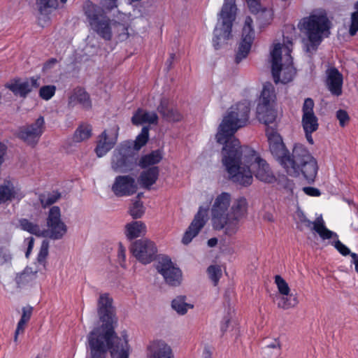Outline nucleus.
<instances>
[{"label": "nucleus", "mask_w": 358, "mask_h": 358, "mask_svg": "<svg viewBox=\"0 0 358 358\" xmlns=\"http://www.w3.org/2000/svg\"><path fill=\"white\" fill-rule=\"evenodd\" d=\"M159 174V169L157 166L148 168L141 172L139 176L140 184L143 188L150 189L151 186L157 182Z\"/></svg>", "instance_id": "c85d7f7f"}, {"label": "nucleus", "mask_w": 358, "mask_h": 358, "mask_svg": "<svg viewBox=\"0 0 358 358\" xmlns=\"http://www.w3.org/2000/svg\"><path fill=\"white\" fill-rule=\"evenodd\" d=\"M284 49L285 50V57L286 61L283 64H281V71L282 72V78H280L279 83L286 84L292 81L296 73V69L293 65V59L291 56L292 42L287 38H284Z\"/></svg>", "instance_id": "5701e85b"}, {"label": "nucleus", "mask_w": 358, "mask_h": 358, "mask_svg": "<svg viewBox=\"0 0 358 358\" xmlns=\"http://www.w3.org/2000/svg\"><path fill=\"white\" fill-rule=\"evenodd\" d=\"M298 303L297 298L292 295H287L281 297L280 301L278 303V306L282 309H289L294 307Z\"/></svg>", "instance_id": "37998d69"}, {"label": "nucleus", "mask_w": 358, "mask_h": 358, "mask_svg": "<svg viewBox=\"0 0 358 358\" xmlns=\"http://www.w3.org/2000/svg\"><path fill=\"white\" fill-rule=\"evenodd\" d=\"M266 134L268 138L271 153L280 165H282L284 157H286L289 152L283 143L282 136L273 129H267Z\"/></svg>", "instance_id": "dca6fc26"}, {"label": "nucleus", "mask_w": 358, "mask_h": 358, "mask_svg": "<svg viewBox=\"0 0 358 358\" xmlns=\"http://www.w3.org/2000/svg\"><path fill=\"white\" fill-rule=\"evenodd\" d=\"M313 132H314V131H304V133H305V136H306V140H307V141H308L310 145H313V144H314V141H313V137H312V134H313Z\"/></svg>", "instance_id": "69168bd1"}, {"label": "nucleus", "mask_w": 358, "mask_h": 358, "mask_svg": "<svg viewBox=\"0 0 358 358\" xmlns=\"http://www.w3.org/2000/svg\"><path fill=\"white\" fill-rule=\"evenodd\" d=\"M275 283L276 284L279 292L284 296L289 294L290 289L287 282L279 275L275 276Z\"/></svg>", "instance_id": "49530a36"}, {"label": "nucleus", "mask_w": 358, "mask_h": 358, "mask_svg": "<svg viewBox=\"0 0 358 358\" xmlns=\"http://www.w3.org/2000/svg\"><path fill=\"white\" fill-rule=\"evenodd\" d=\"M207 273L213 285L217 286L222 276V270L220 266L210 265L207 269Z\"/></svg>", "instance_id": "79ce46f5"}, {"label": "nucleus", "mask_w": 358, "mask_h": 358, "mask_svg": "<svg viewBox=\"0 0 358 358\" xmlns=\"http://www.w3.org/2000/svg\"><path fill=\"white\" fill-rule=\"evenodd\" d=\"M315 103L313 99L306 98L302 106L301 124L303 131H316L318 129V119L314 113Z\"/></svg>", "instance_id": "aec40b11"}, {"label": "nucleus", "mask_w": 358, "mask_h": 358, "mask_svg": "<svg viewBox=\"0 0 358 358\" xmlns=\"http://www.w3.org/2000/svg\"><path fill=\"white\" fill-rule=\"evenodd\" d=\"M336 118L339 121V124L341 127H344L346 126L350 121V116L346 110L343 109H339L336 112Z\"/></svg>", "instance_id": "8fccbe9b"}, {"label": "nucleus", "mask_w": 358, "mask_h": 358, "mask_svg": "<svg viewBox=\"0 0 358 358\" xmlns=\"http://www.w3.org/2000/svg\"><path fill=\"white\" fill-rule=\"evenodd\" d=\"M27 326V323L19 320L17 324L16 329L14 333L13 341L17 345L18 343V336L20 334H24L25 328Z\"/></svg>", "instance_id": "864d4df0"}, {"label": "nucleus", "mask_w": 358, "mask_h": 358, "mask_svg": "<svg viewBox=\"0 0 358 358\" xmlns=\"http://www.w3.org/2000/svg\"><path fill=\"white\" fill-rule=\"evenodd\" d=\"M350 257L352 259V263L355 264V271L358 273V255L356 253H351Z\"/></svg>", "instance_id": "0e129e2a"}, {"label": "nucleus", "mask_w": 358, "mask_h": 358, "mask_svg": "<svg viewBox=\"0 0 358 358\" xmlns=\"http://www.w3.org/2000/svg\"><path fill=\"white\" fill-rule=\"evenodd\" d=\"M118 259L122 261V262H125L126 259V249L123 246V245L120 243H119V248H118V253H117Z\"/></svg>", "instance_id": "13d9d810"}, {"label": "nucleus", "mask_w": 358, "mask_h": 358, "mask_svg": "<svg viewBox=\"0 0 358 358\" xmlns=\"http://www.w3.org/2000/svg\"><path fill=\"white\" fill-rule=\"evenodd\" d=\"M57 62V59L51 58L48 59L45 64L43 68L45 69H48L52 68L56 63Z\"/></svg>", "instance_id": "e2e57ef3"}, {"label": "nucleus", "mask_w": 358, "mask_h": 358, "mask_svg": "<svg viewBox=\"0 0 358 358\" xmlns=\"http://www.w3.org/2000/svg\"><path fill=\"white\" fill-rule=\"evenodd\" d=\"M119 127L108 132L104 130L99 136L96 141V145L94 152L98 157H102L106 155L117 141Z\"/></svg>", "instance_id": "f3484780"}, {"label": "nucleus", "mask_w": 358, "mask_h": 358, "mask_svg": "<svg viewBox=\"0 0 358 358\" xmlns=\"http://www.w3.org/2000/svg\"><path fill=\"white\" fill-rule=\"evenodd\" d=\"M65 3L67 0H59ZM36 4L40 13L43 14L49 8L56 9L59 6L58 0H36Z\"/></svg>", "instance_id": "58836bf2"}, {"label": "nucleus", "mask_w": 358, "mask_h": 358, "mask_svg": "<svg viewBox=\"0 0 358 358\" xmlns=\"http://www.w3.org/2000/svg\"><path fill=\"white\" fill-rule=\"evenodd\" d=\"M230 323V318L229 316H225L224 318H223V320L222 322V324H221V326H220V329H221V331L222 332V334H224V332L227 331L228 327H229V324Z\"/></svg>", "instance_id": "052dcab7"}, {"label": "nucleus", "mask_w": 358, "mask_h": 358, "mask_svg": "<svg viewBox=\"0 0 358 358\" xmlns=\"http://www.w3.org/2000/svg\"><path fill=\"white\" fill-rule=\"evenodd\" d=\"M162 158L163 155L160 150H153L147 155H143L139 160L138 165L142 169H145L150 166L159 164Z\"/></svg>", "instance_id": "473e14b6"}, {"label": "nucleus", "mask_w": 358, "mask_h": 358, "mask_svg": "<svg viewBox=\"0 0 358 358\" xmlns=\"http://www.w3.org/2000/svg\"><path fill=\"white\" fill-rule=\"evenodd\" d=\"M157 111L169 122H178L182 119V115L176 109L170 108L166 99H162L157 106Z\"/></svg>", "instance_id": "c756f323"}, {"label": "nucleus", "mask_w": 358, "mask_h": 358, "mask_svg": "<svg viewBox=\"0 0 358 358\" xmlns=\"http://www.w3.org/2000/svg\"><path fill=\"white\" fill-rule=\"evenodd\" d=\"M327 73V86L330 92L336 96L342 94L343 77L342 73L335 67L329 69Z\"/></svg>", "instance_id": "393cba45"}, {"label": "nucleus", "mask_w": 358, "mask_h": 358, "mask_svg": "<svg viewBox=\"0 0 358 358\" xmlns=\"http://www.w3.org/2000/svg\"><path fill=\"white\" fill-rule=\"evenodd\" d=\"M292 176H302L308 183L315 182L318 171L316 159L302 143L294 144L292 152H288L281 165Z\"/></svg>", "instance_id": "7ed1b4c3"}, {"label": "nucleus", "mask_w": 358, "mask_h": 358, "mask_svg": "<svg viewBox=\"0 0 358 358\" xmlns=\"http://www.w3.org/2000/svg\"><path fill=\"white\" fill-rule=\"evenodd\" d=\"M250 112V104L246 101L231 106L216 135L217 143L224 145L222 163L229 179L241 187H248L252 183V173L258 180L266 183L276 180L266 161L251 148L241 146L239 140L234 136L239 128L246 125Z\"/></svg>", "instance_id": "f257e3e1"}, {"label": "nucleus", "mask_w": 358, "mask_h": 358, "mask_svg": "<svg viewBox=\"0 0 358 358\" xmlns=\"http://www.w3.org/2000/svg\"><path fill=\"white\" fill-rule=\"evenodd\" d=\"M156 269L160 273L166 284L176 287L182 282V271L176 267L171 259L166 255L159 257L156 264Z\"/></svg>", "instance_id": "9b49d317"}, {"label": "nucleus", "mask_w": 358, "mask_h": 358, "mask_svg": "<svg viewBox=\"0 0 358 358\" xmlns=\"http://www.w3.org/2000/svg\"><path fill=\"white\" fill-rule=\"evenodd\" d=\"M148 350L151 358H174L171 347L162 340L152 341Z\"/></svg>", "instance_id": "a878e982"}, {"label": "nucleus", "mask_w": 358, "mask_h": 358, "mask_svg": "<svg viewBox=\"0 0 358 358\" xmlns=\"http://www.w3.org/2000/svg\"><path fill=\"white\" fill-rule=\"evenodd\" d=\"M146 231L145 223L141 221H132L126 224L124 234L127 239L131 241L145 235Z\"/></svg>", "instance_id": "7c9ffc66"}, {"label": "nucleus", "mask_w": 358, "mask_h": 358, "mask_svg": "<svg viewBox=\"0 0 358 358\" xmlns=\"http://www.w3.org/2000/svg\"><path fill=\"white\" fill-rule=\"evenodd\" d=\"M174 59H175V54L171 53V54L170 55L169 58L167 59V62H167V64H169V68L171 67V64H172V62H173V61L174 60Z\"/></svg>", "instance_id": "774afa93"}, {"label": "nucleus", "mask_w": 358, "mask_h": 358, "mask_svg": "<svg viewBox=\"0 0 358 358\" xmlns=\"http://www.w3.org/2000/svg\"><path fill=\"white\" fill-rule=\"evenodd\" d=\"M92 135V125L85 122H83L78 125L74 131L72 139L75 143H81L89 139Z\"/></svg>", "instance_id": "72a5a7b5"}, {"label": "nucleus", "mask_w": 358, "mask_h": 358, "mask_svg": "<svg viewBox=\"0 0 358 358\" xmlns=\"http://www.w3.org/2000/svg\"><path fill=\"white\" fill-rule=\"evenodd\" d=\"M117 0H103V6L108 10H112L117 6Z\"/></svg>", "instance_id": "bf43d9fd"}, {"label": "nucleus", "mask_w": 358, "mask_h": 358, "mask_svg": "<svg viewBox=\"0 0 358 358\" xmlns=\"http://www.w3.org/2000/svg\"><path fill=\"white\" fill-rule=\"evenodd\" d=\"M113 299L108 294H101L98 301V314L103 324L94 329L88 336L91 358H106L108 350L112 358H129L127 335H116L113 327Z\"/></svg>", "instance_id": "f03ea898"}, {"label": "nucleus", "mask_w": 358, "mask_h": 358, "mask_svg": "<svg viewBox=\"0 0 358 358\" xmlns=\"http://www.w3.org/2000/svg\"><path fill=\"white\" fill-rule=\"evenodd\" d=\"M149 131L150 127L144 126L140 134L136 137V139L132 143L131 150L139 151L143 146H145L149 141Z\"/></svg>", "instance_id": "f704fd0d"}, {"label": "nucleus", "mask_w": 358, "mask_h": 358, "mask_svg": "<svg viewBox=\"0 0 358 358\" xmlns=\"http://www.w3.org/2000/svg\"><path fill=\"white\" fill-rule=\"evenodd\" d=\"M299 29L304 31L312 45H319L324 38L329 37L331 28L324 10L312 13L308 17H303L298 24Z\"/></svg>", "instance_id": "20e7f679"}, {"label": "nucleus", "mask_w": 358, "mask_h": 358, "mask_svg": "<svg viewBox=\"0 0 358 358\" xmlns=\"http://www.w3.org/2000/svg\"><path fill=\"white\" fill-rule=\"evenodd\" d=\"M56 87L55 85H45L39 90V96L45 100H50L55 94Z\"/></svg>", "instance_id": "a18cd8bd"}, {"label": "nucleus", "mask_w": 358, "mask_h": 358, "mask_svg": "<svg viewBox=\"0 0 358 358\" xmlns=\"http://www.w3.org/2000/svg\"><path fill=\"white\" fill-rule=\"evenodd\" d=\"M276 94L275 88L271 83L263 85L259 102L257 106V115L260 122L269 124L275 122L277 111L275 109Z\"/></svg>", "instance_id": "0eeeda50"}, {"label": "nucleus", "mask_w": 358, "mask_h": 358, "mask_svg": "<svg viewBox=\"0 0 358 358\" xmlns=\"http://www.w3.org/2000/svg\"><path fill=\"white\" fill-rule=\"evenodd\" d=\"M137 189L135 179L128 175L117 176L112 186V191L117 196L133 195Z\"/></svg>", "instance_id": "6ab92c4d"}, {"label": "nucleus", "mask_w": 358, "mask_h": 358, "mask_svg": "<svg viewBox=\"0 0 358 358\" xmlns=\"http://www.w3.org/2000/svg\"><path fill=\"white\" fill-rule=\"evenodd\" d=\"M32 313L33 307L30 306L23 307L22 310V315L20 320L27 324L31 317Z\"/></svg>", "instance_id": "603ef678"}, {"label": "nucleus", "mask_w": 358, "mask_h": 358, "mask_svg": "<svg viewBox=\"0 0 358 358\" xmlns=\"http://www.w3.org/2000/svg\"><path fill=\"white\" fill-rule=\"evenodd\" d=\"M334 238L337 239L332 243L334 248L343 256L350 255L352 253L350 250L338 239V236L337 238L334 236ZM331 238H333V237Z\"/></svg>", "instance_id": "09e8293b"}, {"label": "nucleus", "mask_w": 358, "mask_h": 358, "mask_svg": "<svg viewBox=\"0 0 358 358\" xmlns=\"http://www.w3.org/2000/svg\"><path fill=\"white\" fill-rule=\"evenodd\" d=\"M273 12L272 9L264 8L256 14V18L261 27L268 24L273 20Z\"/></svg>", "instance_id": "ea45409f"}, {"label": "nucleus", "mask_w": 358, "mask_h": 358, "mask_svg": "<svg viewBox=\"0 0 358 358\" xmlns=\"http://www.w3.org/2000/svg\"><path fill=\"white\" fill-rule=\"evenodd\" d=\"M236 10V0L224 1L219 13L218 22L213 31V45L215 49H219L221 42H226L231 37Z\"/></svg>", "instance_id": "39448f33"}, {"label": "nucleus", "mask_w": 358, "mask_h": 358, "mask_svg": "<svg viewBox=\"0 0 358 358\" xmlns=\"http://www.w3.org/2000/svg\"><path fill=\"white\" fill-rule=\"evenodd\" d=\"M248 207V201L244 196H240L234 200L228 212L224 231L225 235L232 236L237 233L241 220L247 215Z\"/></svg>", "instance_id": "1a4fd4ad"}, {"label": "nucleus", "mask_w": 358, "mask_h": 358, "mask_svg": "<svg viewBox=\"0 0 358 358\" xmlns=\"http://www.w3.org/2000/svg\"><path fill=\"white\" fill-rule=\"evenodd\" d=\"M44 130V117L39 116L34 123L20 127L17 137L27 144L34 146L38 142Z\"/></svg>", "instance_id": "2eb2a0df"}, {"label": "nucleus", "mask_w": 358, "mask_h": 358, "mask_svg": "<svg viewBox=\"0 0 358 358\" xmlns=\"http://www.w3.org/2000/svg\"><path fill=\"white\" fill-rule=\"evenodd\" d=\"M273 348L277 350L275 353V356H278L280 352V343L278 339H275L271 344H268L266 347L264 348V350H268L269 349Z\"/></svg>", "instance_id": "4d7b16f0"}, {"label": "nucleus", "mask_w": 358, "mask_h": 358, "mask_svg": "<svg viewBox=\"0 0 358 358\" xmlns=\"http://www.w3.org/2000/svg\"><path fill=\"white\" fill-rule=\"evenodd\" d=\"M303 191L306 194L310 196H320L321 195L320 190L313 187H304Z\"/></svg>", "instance_id": "6e6d98bb"}, {"label": "nucleus", "mask_w": 358, "mask_h": 358, "mask_svg": "<svg viewBox=\"0 0 358 358\" xmlns=\"http://www.w3.org/2000/svg\"><path fill=\"white\" fill-rule=\"evenodd\" d=\"M251 13L255 15L262 10V6L258 0H245Z\"/></svg>", "instance_id": "5fc2aeb1"}, {"label": "nucleus", "mask_w": 358, "mask_h": 358, "mask_svg": "<svg viewBox=\"0 0 358 358\" xmlns=\"http://www.w3.org/2000/svg\"><path fill=\"white\" fill-rule=\"evenodd\" d=\"M16 191L15 187L10 182L8 185H0V204L11 201L15 197Z\"/></svg>", "instance_id": "c9c22d12"}, {"label": "nucleus", "mask_w": 358, "mask_h": 358, "mask_svg": "<svg viewBox=\"0 0 358 358\" xmlns=\"http://www.w3.org/2000/svg\"><path fill=\"white\" fill-rule=\"evenodd\" d=\"M60 197L61 194L59 192L56 191L49 192L47 194H41L38 196V199L42 208H46L47 207L56 203L60 199Z\"/></svg>", "instance_id": "e433bc0d"}, {"label": "nucleus", "mask_w": 358, "mask_h": 358, "mask_svg": "<svg viewBox=\"0 0 358 358\" xmlns=\"http://www.w3.org/2000/svg\"><path fill=\"white\" fill-rule=\"evenodd\" d=\"M6 88L15 95L25 98L34 88L39 87L38 78L31 77L20 83V78H15L10 83H6Z\"/></svg>", "instance_id": "412c9836"}, {"label": "nucleus", "mask_w": 358, "mask_h": 358, "mask_svg": "<svg viewBox=\"0 0 358 358\" xmlns=\"http://www.w3.org/2000/svg\"><path fill=\"white\" fill-rule=\"evenodd\" d=\"M26 241H27V249L26 251V257H28L34 248V238L33 237H29L26 239Z\"/></svg>", "instance_id": "680f3d73"}, {"label": "nucleus", "mask_w": 358, "mask_h": 358, "mask_svg": "<svg viewBox=\"0 0 358 358\" xmlns=\"http://www.w3.org/2000/svg\"><path fill=\"white\" fill-rule=\"evenodd\" d=\"M171 306L178 313L184 315L188 308H193V306L185 302V296H180L174 299L171 302Z\"/></svg>", "instance_id": "4c0bfd02"}, {"label": "nucleus", "mask_w": 358, "mask_h": 358, "mask_svg": "<svg viewBox=\"0 0 358 358\" xmlns=\"http://www.w3.org/2000/svg\"><path fill=\"white\" fill-rule=\"evenodd\" d=\"M68 104L72 107L80 105L82 108L86 110H90L92 107L90 94L81 87L73 89L69 96Z\"/></svg>", "instance_id": "b1692460"}, {"label": "nucleus", "mask_w": 358, "mask_h": 358, "mask_svg": "<svg viewBox=\"0 0 358 358\" xmlns=\"http://www.w3.org/2000/svg\"><path fill=\"white\" fill-rule=\"evenodd\" d=\"M253 20L251 17H245L244 25L242 30V37L238 47V50L235 57V62L239 64L243 59L248 55L252 44L255 39V31L252 27Z\"/></svg>", "instance_id": "4468645a"}, {"label": "nucleus", "mask_w": 358, "mask_h": 358, "mask_svg": "<svg viewBox=\"0 0 358 358\" xmlns=\"http://www.w3.org/2000/svg\"><path fill=\"white\" fill-rule=\"evenodd\" d=\"M48 248L49 242L47 240H43L41 243L40 251L37 257L38 262L42 263L45 262L47 256L48 255Z\"/></svg>", "instance_id": "de8ad7c7"}, {"label": "nucleus", "mask_w": 358, "mask_h": 358, "mask_svg": "<svg viewBox=\"0 0 358 358\" xmlns=\"http://www.w3.org/2000/svg\"><path fill=\"white\" fill-rule=\"evenodd\" d=\"M133 256L143 264L153 262L157 254L155 243L148 239H140L134 241L130 248Z\"/></svg>", "instance_id": "f8f14e48"}, {"label": "nucleus", "mask_w": 358, "mask_h": 358, "mask_svg": "<svg viewBox=\"0 0 358 358\" xmlns=\"http://www.w3.org/2000/svg\"><path fill=\"white\" fill-rule=\"evenodd\" d=\"M83 10L92 29L103 39L110 41L112 38L110 20L103 10L90 1L85 2Z\"/></svg>", "instance_id": "423d86ee"}, {"label": "nucleus", "mask_w": 358, "mask_h": 358, "mask_svg": "<svg viewBox=\"0 0 358 358\" xmlns=\"http://www.w3.org/2000/svg\"><path fill=\"white\" fill-rule=\"evenodd\" d=\"M217 243V239L216 238H211L208 241V245L210 247H214Z\"/></svg>", "instance_id": "338daca9"}, {"label": "nucleus", "mask_w": 358, "mask_h": 358, "mask_svg": "<svg viewBox=\"0 0 358 358\" xmlns=\"http://www.w3.org/2000/svg\"><path fill=\"white\" fill-rule=\"evenodd\" d=\"M158 116L155 112H148L142 108H138L131 117V123L138 126L145 123L157 124Z\"/></svg>", "instance_id": "cd10ccee"}, {"label": "nucleus", "mask_w": 358, "mask_h": 358, "mask_svg": "<svg viewBox=\"0 0 358 358\" xmlns=\"http://www.w3.org/2000/svg\"><path fill=\"white\" fill-rule=\"evenodd\" d=\"M271 73L273 81L275 84L279 83L280 73L281 72L282 47L280 43L274 45L271 52Z\"/></svg>", "instance_id": "bb28decb"}, {"label": "nucleus", "mask_w": 358, "mask_h": 358, "mask_svg": "<svg viewBox=\"0 0 358 358\" xmlns=\"http://www.w3.org/2000/svg\"><path fill=\"white\" fill-rule=\"evenodd\" d=\"M46 224L48 229H45L47 236L52 240L62 239L67 232V227L61 219V210L59 206H54L49 210Z\"/></svg>", "instance_id": "ddd939ff"}, {"label": "nucleus", "mask_w": 358, "mask_h": 358, "mask_svg": "<svg viewBox=\"0 0 358 358\" xmlns=\"http://www.w3.org/2000/svg\"><path fill=\"white\" fill-rule=\"evenodd\" d=\"M131 145L130 141H125L115 150L111 161V167L115 171L127 173L136 168V157Z\"/></svg>", "instance_id": "6e6552de"}, {"label": "nucleus", "mask_w": 358, "mask_h": 358, "mask_svg": "<svg viewBox=\"0 0 358 358\" xmlns=\"http://www.w3.org/2000/svg\"><path fill=\"white\" fill-rule=\"evenodd\" d=\"M231 201V195L228 192H222L215 198L211 208L212 224L215 230H224Z\"/></svg>", "instance_id": "9d476101"}, {"label": "nucleus", "mask_w": 358, "mask_h": 358, "mask_svg": "<svg viewBox=\"0 0 358 358\" xmlns=\"http://www.w3.org/2000/svg\"><path fill=\"white\" fill-rule=\"evenodd\" d=\"M354 8L355 11L351 13L350 16V24L349 27V34L353 36L358 32V6L355 4Z\"/></svg>", "instance_id": "c03bdc74"}, {"label": "nucleus", "mask_w": 358, "mask_h": 358, "mask_svg": "<svg viewBox=\"0 0 358 358\" xmlns=\"http://www.w3.org/2000/svg\"><path fill=\"white\" fill-rule=\"evenodd\" d=\"M129 213L134 219L141 218L145 213L143 202L140 200H136L130 206Z\"/></svg>", "instance_id": "a19ab883"}, {"label": "nucleus", "mask_w": 358, "mask_h": 358, "mask_svg": "<svg viewBox=\"0 0 358 358\" xmlns=\"http://www.w3.org/2000/svg\"><path fill=\"white\" fill-rule=\"evenodd\" d=\"M12 259L9 250L5 247H0V265L10 262Z\"/></svg>", "instance_id": "3c124183"}, {"label": "nucleus", "mask_w": 358, "mask_h": 358, "mask_svg": "<svg viewBox=\"0 0 358 358\" xmlns=\"http://www.w3.org/2000/svg\"><path fill=\"white\" fill-rule=\"evenodd\" d=\"M299 220L306 227L314 230L322 240L331 239L334 236L338 237L336 233L327 228L322 216L312 222L303 213H301L299 216Z\"/></svg>", "instance_id": "4be33fe9"}, {"label": "nucleus", "mask_w": 358, "mask_h": 358, "mask_svg": "<svg viewBox=\"0 0 358 358\" xmlns=\"http://www.w3.org/2000/svg\"><path fill=\"white\" fill-rule=\"evenodd\" d=\"M19 225L22 230L38 237H45L47 236L48 231L46 230L41 229L38 224L34 223L27 218L20 219Z\"/></svg>", "instance_id": "2f4dec72"}, {"label": "nucleus", "mask_w": 358, "mask_h": 358, "mask_svg": "<svg viewBox=\"0 0 358 358\" xmlns=\"http://www.w3.org/2000/svg\"><path fill=\"white\" fill-rule=\"evenodd\" d=\"M208 210L200 207L191 222L190 225L185 232L182 242L185 245L189 244L192 240L199 233L207 222Z\"/></svg>", "instance_id": "a211bd4d"}]
</instances>
